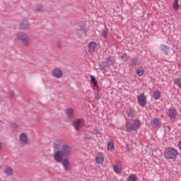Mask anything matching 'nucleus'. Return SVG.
Listing matches in <instances>:
<instances>
[{
  "mask_svg": "<svg viewBox=\"0 0 181 181\" xmlns=\"http://www.w3.org/2000/svg\"><path fill=\"white\" fill-rule=\"evenodd\" d=\"M71 152H73V148L69 144H64L62 146L61 150H58L54 153L53 157L54 160L58 163H62V165L66 170V172L70 170V162L69 159L64 158H68L71 155Z\"/></svg>",
  "mask_w": 181,
  "mask_h": 181,
  "instance_id": "1",
  "label": "nucleus"
},
{
  "mask_svg": "<svg viewBox=\"0 0 181 181\" xmlns=\"http://www.w3.org/2000/svg\"><path fill=\"white\" fill-rule=\"evenodd\" d=\"M179 156V151L177 149L173 147H168L165 148L164 151V158L165 159H176Z\"/></svg>",
  "mask_w": 181,
  "mask_h": 181,
  "instance_id": "2",
  "label": "nucleus"
},
{
  "mask_svg": "<svg viewBox=\"0 0 181 181\" xmlns=\"http://www.w3.org/2000/svg\"><path fill=\"white\" fill-rule=\"evenodd\" d=\"M142 125L141 120L139 119H132L126 123V128L128 132L129 131H138L139 127Z\"/></svg>",
  "mask_w": 181,
  "mask_h": 181,
  "instance_id": "3",
  "label": "nucleus"
},
{
  "mask_svg": "<svg viewBox=\"0 0 181 181\" xmlns=\"http://www.w3.org/2000/svg\"><path fill=\"white\" fill-rule=\"evenodd\" d=\"M16 39L17 40H21V43L26 47L30 45V40L29 39V35L28 33L20 32L16 34Z\"/></svg>",
  "mask_w": 181,
  "mask_h": 181,
  "instance_id": "4",
  "label": "nucleus"
},
{
  "mask_svg": "<svg viewBox=\"0 0 181 181\" xmlns=\"http://www.w3.org/2000/svg\"><path fill=\"white\" fill-rule=\"evenodd\" d=\"M72 125L75 131H79V129H81L86 125V122L82 118L75 119L72 122Z\"/></svg>",
  "mask_w": 181,
  "mask_h": 181,
  "instance_id": "5",
  "label": "nucleus"
},
{
  "mask_svg": "<svg viewBox=\"0 0 181 181\" xmlns=\"http://www.w3.org/2000/svg\"><path fill=\"white\" fill-rule=\"evenodd\" d=\"M112 168L115 173H117V175H121V173H122V164L121 163V161H117L116 164L112 165Z\"/></svg>",
  "mask_w": 181,
  "mask_h": 181,
  "instance_id": "6",
  "label": "nucleus"
},
{
  "mask_svg": "<svg viewBox=\"0 0 181 181\" xmlns=\"http://www.w3.org/2000/svg\"><path fill=\"white\" fill-rule=\"evenodd\" d=\"M91 81L93 84V89L96 90L97 91V93L95 95V100H100V98H101V95L98 93V84H97V80L95 79V78H94V76H91Z\"/></svg>",
  "mask_w": 181,
  "mask_h": 181,
  "instance_id": "7",
  "label": "nucleus"
},
{
  "mask_svg": "<svg viewBox=\"0 0 181 181\" xmlns=\"http://www.w3.org/2000/svg\"><path fill=\"white\" fill-rule=\"evenodd\" d=\"M138 103L141 105V107H145L146 105V98L145 97V94L141 93L137 96Z\"/></svg>",
  "mask_w": 181,
  "mask_h": 181,
  "instance_id": "8",
  "label": "nucleus"
},
{
  "mask_svg": "<svg viewBox=\"0 0 181 181\" xmlns=\"http://www.w3.org/2000/svg\"><path fill=\"white\" fill-rule=\"evenodd\" d=\"M52 76L56 78H62L63 77V71L59 68H54L52 70Z\"/></svg>",
  "mask_w": 181,
  "mask_h": 181,
  "instance_id": "9",
  "label": "nucleus"
},
{
  "mask_svg": "<svg viewBox=\"0 0 181 181\" xmlns=\"http://www.w3.org/2000/svg\"><path fill=\"white\" fill-rule=\"evenodd\" d=\"M19 28L22 30H29V22L27 20H21L19 23Z\"/></svg>",
  "mask_w": 181,
  "mask_h": 181,
  "instance_id": "10",
  "label": "nucleus"
},
{
  "mask_svg": "<svg viewBox=\"0 0 181 181\" xmlns=\"http://www.w3.org/2000/svg\"><path fill=\"white\" fill-rule=\"evenodd\" d=\"M168 116L170 117L172 121L176 119V115H177V111L174 107H172L168 111Z\"/></svg>",
  "mask_w": 181,
  "mask_h": 181,
  "instance_id": "11",
  "label": "nucleus"
},
{
  "mask_svg": "<svg viewBox=\"0 0 181 181\" xmlns=\"http://www.w3.org/2000/svg\"><path fill=\"white\" fill-rule=\"evenodd\" d=\"M19 141L22 144V145L28 144V135L25 133H22L19 136Z\"/></svg>",
  "mask_w": 181,
  "mask_h": 181,
  "instance_id": "12",
  "label": "nucleus"
},
{
  "mask_svg": "<svg viewBox=\"0 0 181 181\" xmlns=\"http://www.w3.org/2000/svg\"><path fill=\"white\" fill-rule=\"evenodd\" d=\"M104 156L101 153H98L95 157V162L98 165H103L104 163Z\"/></svg>",
  "mask_w": 181,
  "mask_h": 181,
  "instance_id": "13",
  "label": "nucleus"
},
{
  "mask_svg": "<svg viewBox=\"0 0 181 181\" xmlns=\"http://www.w3.org/2000/svg\"><path fill=\"white\" fill-rule=\"evenodd\" d=\"M77 35L79 37L87 36V29H86L84 27L81 28V29L78 28Z\"/></svg>",
  "mask_w": 181,
  "mask_h": 181,
  "instance_id": "14",
  "label": "nucleus"
},
{
  "mask_svg": "<svg viewBox=\"0 0 181 181\" xmlns=\"http://www.w3.org/2000/svg\"><path fill=\"white\" fill-rule=\"evenodd\" d=\"M114 63H115V59H114V57H110L108 58L107 62H102L100 64V66L101 67H107V66H108V64H114Z\"/></svg>",
  "mask_w": 181,
  "mask_h": 181,
  "instance_id": "15",
  "label": "nucleus"
},
{
  "mask_svg": "<svg viewBox=\"0 0 181 181\" xmlns=\"http://www.w3.org/2000/svg\"><path fill=\"white\" fill-rule=\"evenodd\" d=\"M160 50H161V52H163V53H165V54L168 55V54H169V52H170V48H169V47H168L165 45H160Z\"/></svg>",
  "mask_w": 181,
  "mask_h": 181,
  "instance_id": "16",
  "label": "nucleus"
},
{
  "mask_svg": "<svg viewBox=\"0 0 181 181\" xmlns=\"http://www.w3.org/2000/svg\"><path fill=\"white\" fill-rule=\"evenodd\" d=\"M65 114L69 119H73V118H74V110H73V108L67 109Z\"/></svg>",
  "mask_w": 181,
  "mask_h": 181,
  "instance_id": "17",
  "label": "nucleus"
},
{
  "mask_svg": "<svg viewBox=\"0 0 181 181\" xmlns=\"http://www.w3.org/2000/svg\"><path fill=\"white\" fill-rule=\"evenodd\" d=\"M34 11L35 12H37L38 13H40V12H43V4H36L34 6Z\"/></svg>",
  "mask_w": 181,
  "mask_h": 181,
  "instance_id": "18",
  "label": "nucleus"
},
{
  "mask_svg": "<svg viewBox=\"0 0 181 181\" xmlns=\"http://www.w3.org/2000/svg\"><path fill=\"white\" fill-rule=\"evenodd\" d=\"M136 71L139 77H142V76H144V74H145V69L142 66L137 68Z\"/></svg>",
  "mask_w": 181,
  "mask_h": 181,
  "instance_id": "19",
  "label": "nucleus"
},
{
  "mask_svg": "<svg viewBox=\"0 0 181 181\" xmlns=\"http://www.w3.org/2000/svg\"><path fill=\"white\" fill-rule=\"evenodd\" d=\"M4 173L6 176H12L13 175V169L11 167H7L4 170Z\"/></svg>",
  "mask_w": 181,
  "mask_h": 181,
  "instance_id": "20",
  "label": "nucleus"
},
{
  "mask_svg": "<svg viewBox=\"0 0 181 181\" xmlns=\"http://www.w3.org/2000/svg\"><path fill=\"white\" fill-rule=\"evenodd\" d=\"M99 48H100V45L95 42H91L92 52H97Z\"/></svg>",
  "mask_w": 181,
  "mask_h": 181,
  "instance_id": "21",
  "label": "nucleus"
},
{
  "mask_svg": "<svg viewBox=\"0 0 181 181\" xmlns=\"http://www.w3.org/2000/svg\"><path fill=\"white\" fill-rule=\"evenodd\" d=\"M151 123L154 127H160V119L155 118L151 121Z\"/></svg>",
  "mask_w": 181,
  "mask_h": 181,
  "instance_id": "22",
  "label": "nucleus"
},
{
  "mask_svg": "<svg viewBox=\"0 0 181 181\" xmlns=\"http://www.w3.org/2000/svg\"><path fill=\"white\" fill-rule=\"evenodd\" d=\"M137 63H138V59L136 58L131 59L129 62V66H131V67H135Z\"/></svg>",
  "mask_w": 181,
  "mask_h": 181,
  "instance_id": "23",
  "label": "nucleus"
},
{
  "mask_svg": "<svg viewBox=\"0 0 181 181\" xmlns=\"http://www.w3.org/2000/svg\"><path fill=\"white\" fill-rule=\"evenodd\" d=\"M153 97L156 100H159L160 98V91L159 90L154 91Z\"/></svg>",
  "mask_w": 181,
  "mask_h": 181,
  "instance_id": "24",
  "label": "nucleus"
},
{
  "mask_svg": "<svg viewBox=\"0 0 181 181\" xmlns=\"http://www.w3.org/2000/svg\"><path fill=\"white\" fill-rule=\"evenodd\" d=\"M107 151H110V152H112V151H114L115 147H114V143L112 141H110L107 144Z\"/></svg>",
  "mask_w": 181,
  "mask_h": 181,
  "instance_id": "25",
  "label": "nucleus"
},
{
  "mask_svg": "<svg viewBox=\"0 0 181 181\" xmlns=\"http://www.w3.org/2000/svg\"><path fill=\"white\" fill-rule=\"evenodd\" d=\"M127 115L129 116V117H134V115H135V110H134L133 109H128L127 111Z\"/></svg>",
  "mask_w": 181,
  "mask_h": 181,
  "instance_id": "26",
  "label": "nucleus"
},
{
  "mask_svg": "<svg viewBox=\"0 0 181 181\" xmlns=\"http://www.w3.org/2000/svg\"><path fill=\"white\" fill-rule=\"evenodd\" d=\"M8 97L11 100H13L15 98V92L13 90H9Z\"/></svg>",
  "mask_w": 181,
  "mask_h": 181,
  "instance_id": "27",
  "label": "nucleus"
},
{
  "mask_svg": "<svg viewBox=\"0 0 181 181\" xmlns=\"http://www.w3.org/2000/svg\"><path fill=\"white\" fill-rule=\"evenodd\" d=\"M102 35L104 39H107L108 36V28H105L102 30Z\"/></svg>",
  "mask_w": 181,
  "mask_h": 181,
  "instance_id": "28",
  "label": "nucleus"
},
{
  "mask_svg": "<svg viewBox=\"0 0 181 181\" xmlns=\"http://www.w3.org/2000/svg\"><path fill=\"white\" fill-rule=\"evenodd\" d=\"M53 148H54V151H59V149H60V144H59L57 142H54L53 144Z\"/></svg>",
  "mask_w": 181,
  "mask_h": 181,
  "instance_id": "29",
  "label": "nucleus"
},
{
  "mask_svg": "<svg viewBox=\"0 0 181 181\" xmlns=\"http://www.w3.org/2000/svg\"><path fill=\"white\" fill-rule=\"evenodd\" d=\"M174 83L177 84V86H178V87H180V88L181 89V81H180V78H177L174 81Z\"/></svg>",
  "mask_w": 181,
  "mask_h": 181,
  "instance_id": "30",
  "label": "nucleus"
},
{
  "mask_svg": "<svg viewBox=\"0 0 181 181\" xmlns=\"http://www.w3.org/2000/svg\"><path fill=\"white\" fill-rule=\"evenodd\" d=\"M128 181H136V176L132 175L128 177Z\"/></svg>",
  "mask_w": 181,
  "mask_h": 181,
  "instance_id": "31",
  "label": "nucleus"
},
{
  "mask_svg": "<svg viewBox=\"0 0 181 181\" xmlns=\"http://www.w3.org/2000/svg\"><path fill=\"white\" fill-rule=\"evenodd\" d=\"M173 6L175 11L179 10V3H174Z\"/></svg>",
  "mask_w": 181,
  "mask_h": 181,
  "instance_id": "32",
  "label": "nucleus"
},
{
  "mask_svg": "<svg viewBox=\"0 0 181 181\" xmlns=\"http://www.w3.org/2000/svg\"><path fill=\"white\" fill-rule=\"evenodd\" d=\"M122 60H124V62H127V60H128L129 59V56H127V54H124L122 56Z\"/></svg>",
  "mask_w": 181,
  "mask_h": 181,
  "instance_id": "33",
  "label": "nucleus"
},
{
  "mask_svg": "<svg viewBox=\"0 0 181 181\" xmlns=\"http://www.w3.org/2000/svg\"><path fill=\"white\" fill-rule=\"evenodd\" d=\"M57 46L59 49H62V42L60 41H58L57 42Z\"/></svg>",
  "mask_w": 181,
  "mask_h": 181,
  "instance_id": "34",
  "label": "nucleus"
},
{
  "mask_svg": "<svg viewBox=\"0 0 181 181\" xmlns=\"http://www.w3.org/2000/svg\"><path fill=\"white\" fill-rule=\"evenodd\" d=\"M88 50L89 52H91V42H90L89 44H88Z\"/></svg>",
  "mask_w": 181,
  "mask_h": 181,
  "instance_id": "35",
  "label": "nucleus"
},
{
  "mask_svg": "<svg viewBox=\"0 0 181 181\" xmlns=\"http://www.w3.org/2000/svg\"><path fill=\"white\" fill-rule=\"evenodd\" d=\"M178 148H179L180 151H181V140L178 143Z\"/></svg>",
  "mask_w": 181,
  "mask_h": 181,
  "instance_id": "36",
  "label": "nucleus"
},
{
  "mask_svg": "<svg viewBox=\"0 0 181 181\" xmlns=\"http://www.w3.org/2000/svg\"><path fill=\"white\" fill-rule=\"evenodd\" d=\"M87 139H91V137H88V136H86L85 141H87Z\"/></svg>",
  "mask_w": 181,
  "mask_h": 181,
  "instance_id": "37",
  "label": "nucleus"
},
{
  "mask_svg": "<svg viewBox=\"0 0 181 181\" xmlns=\"http://www.w3.org/2000/svg\"><path fill=\"white\" fill-rule=\"evenodd\" d=\"M2 149V143L0 142V151Z\"/></svg>",
  "mask_w": 181,
  "mask_h": 181,
  "instance_id": "38",
  "label": "nucleus"
},
{
  "mask_svg": "<svg viewBox=\"0 0 181 181\" xmlns=\"http://www.w3.org/2000/svg\"><path fill=\"white\" fill-rule=\"evenodd\" d=\"M174 3H179V0H175Z\"/></svg>",
  "mask_w": 181,
  "mask_h": 181,
  "instance_id": "39",
  "label": "nucleus"
}]
</instances>
